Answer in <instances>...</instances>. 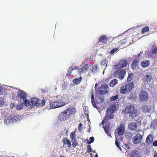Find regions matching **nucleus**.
<instances>
[{
    "label": "nucleus",
    "instance_id": "f257e3e1",
    "mask_svg": "<svg viewBox=\"0 0 157 157\" xmlns=\"http://www.w3.org/2000/svg\"><path fill=\"white\" fill-rule=\"evenodd\" d=\"M68 101V100L64 101L62 99L52 100L50 102V109H53L61 107L67 104Z\"/></svg>",
    "mask_w": 157,
    "mask_h": 157
},
{
    "label": "nucleus",
    "instance_id": "f03ea898",
    "mask_svg": "<svg viewBox=\"0 0 157 157\" xmlns=\"http://www.w3.org/2000/svg\"><path fill=\"white\" fill-rule=\"evenodd\" d=\"M124 112L126 114H128L129 117L131 118H133L138 115L137 110L135 109L134 106L132 105L127 106L125 108Z\"/></svg>",
    "mask_w": 157,
    "mask_h": 157
},
{
    "label": "nucleus",
    "instance_id": "7ed1b4c3",
    "mask_svg": "<svg viewBox=\"0 0 157 157\" xmlns=\"http://www.w3.org/2000/svg\"><path fill=\"white\" fill-rule=\"evenodd\" d=\"M134 83L130 82L127 84L122 86L120 88V91L121 94H124L129 92L134 87Z\"/></svg>",
    "mask_w": 157,
    "mask_h": 157
},
{
    "label": "nucleus",
    "instance_id": "20e7f679",
    "mask_svg": "<svg viewBox=\"0 0 157 157\" xmlns=\"http://www.w3.org/2000/svg\"><path fill=\"white\" fill-rule=\"evenodd\" d=\"M40 102V100L39 99L33 98H31L30 101L29 100H26L24 102V104L29 108H33L34 106H37L38 103Z\"/></svg>",
    "mask_w": 157,
    "mask_h": 157
},
{
    "label": "nucleus",
    "instance_id": "39448f33",
    "mask_svg": "<svg viewBox=\"0 0 157 157\" xmlns=\"http://www.w3.org/2000/svg\"><path fill=\"white\" fill-rule=\"evenodd\" d=\"M117 70L114 73L113 76L120 79H123L126 74V71L124 69L121 68H115Z\"/></svg>",
    "mask_w": 157,
    "mask_h": 157
},
{
    "label": "nucleus",
    "instance_id": "423d86ee",
    "mask_svg": "<svg viewBox=\"0 0 157 157\" xmlns=\"http://www.w3.org/2000/svg\"><path fill=\"white\" fill-rule=\"evenodd\" d=\"M115 108L116 107L114 106L107 109L105 117V119L107 121L114 118V116L112 113L115 111Z\"/></svg>",
    "mask_w": 157,
    "mask_h": 157
},
{
    "label": "nucleus",
    "instance_id": "0eeeda50",
    "mask_svg": "<svg viewBox=\"0 0 157 157\" xmlns=\"http://www.w3.org/2000/svg\"><path fill=\"white\" fill-rule=\"evenodd\" d=\"M68 110L66 109L59 115L58 119L61 121H64L67 120L70 117V112Z\"/></svg>",
    "mask_w": 157,
    "mask_h": 157
},
{
    "label": "nucleus",
    "instance_id": "6e6552de",
    "mask_svg": "<svg viewBox=\"0 0 157 157\" xmlns=\"http://www.w3.org/2000/svg\"><path fill=\"white\" fill-rule=\"evenodd\" d=\"M108 86L105 84L101 85L99 86L98 89V92L99 94L100 95H104L107 94L108 91L107 90Z\"/></svg>",
    "mask_w": 157,
    "mask_h": 157
},
{
    "label": "nucleus",
    "instance_id": "1a4fd4ad",
    "mask_svg": "<svg viewBox=\"0 0 157 157\" xmlns=\"http://www.w3.org/2000/svg\"><path fill=\"white\" fill-rule=\"evenodd\" d=\"M139 98L141 101H147L149 98L148 93L145 90H142L140 93Z\"/></svg>",
    "mask_w": 157,
    "mask_h": 157
},
{
    "label": "nucleus",
    "instance_id": "9d476101",
    "mask_svg": "<svg viewBox=\"0 0 157 157\" xmlns=\"http://www.w3.org/2000/svg\"><path fill=\"white\" fill-rule=\"evenodd\" d=\"M128 64V61L125 59H121L118 64L114 66V68H122L125 67Z\"/></svg>",
    "mask_w": 157,
    "mask_h": 157
},
{
    "label": "nucleus",
    "instance_id": "9b49d317",
    "mask_svg": "<svg viewBox=\"0 0 157 157\" xmlns=\"http://www.w3.org/2000/svg\"><path fill=\"white\" fill-rule=\"evenodd\" d=\"M142 139V136L140 134H137L132 139V142L134 144H137L140 143Z\"/></svg>",
    "mask_w": 157,
    "mask_h": 157
},
{
    "label": "nucleus",
    "instance_id": "f8f14e48",
    "mask_svg": "<svg viewBox=\"0 0 157 157\" xmlns=\"http://www.w3.org/2000/svg\"><path fill=\"white\" fill-rule=\"evenodd\" d=\"M17 96L19 97L21 99H23V102H21L22 103L24 104V102L25 100H27L26 99L27 94L24 91L20 90L17 92Z\"/></svg>",
    "mask_w": 157,
    "mask_h": 157
},
{
    "label": "nucleus",
    "instance_id": "ddd939ff",
    "mask_svg": "<svg viewBox=\"0 0 157 157\" xmlns=\"http://www.w3.org/2000/svg\"><path fill=\"white\" fill-rule=\"evenodd\" d=\"M117 131L118 135H122L125 132L124 125L121 124L119 127L117 128Z\"/></svg>",
    "mask_w": 157,
    "mask_h": 157
},
{
    "label": "nucleus",
    "instance_id": "4468645a",
    "mask_svg": "<svg viewBox=\"0 0 157 157\" xmlns=\"http://www.w3.org/2000/svg\"><path fill=\"white\" fill-rule=\"evenodd\" d=\"M90 67H91V65L89 64H86L84 67L80 68L78 70L79 74L81 75L89 70Z\"/></svg>",
    "mask_w": 157,
    "mask_h": 157
},
{
    "label": "nucleus",
    "instance_id": "2eb2a0df",
    "mask_svg": "<svg viewBox=\"0 0 157 157\" xmlns=\"http://www.w3.org/2000/svg\"><path fill=\"white\" fill-rule=\"evenodd\" d=\"M96 101L98 105L103 103L105 101L104 97L103 95H98L96 98Z\"/></svg>",
    "mask_w": 157,
    "mask_h": 157
},
{
    "label": "nucleus",
    "instance_id": "dca6fc26",
    "mask_svg": "<svg viewBox=\"0 0 157 157\" xmlns=\"http://www.w3.org/2000/svg\"><path fill=\"white\" fill-rule=\"evenodd\" d=\"M150 62L148 60H143L140 63L141 66L144 68L148 67L150 65Z\"/></svg>",
    "mask_w": 157,
    "mask_h": 157
},
{
    "label": "nucleus",
    "instance_id": "f3484780",
    "mask_svg": "<svg viewBox=\"0 0 157 157\" xmlns=\"http://www.w3.org/2000/svg\"><path fill=\"white\" fill-rule=\"evenodd\" d=\"M108 39V37L106 36L103 35L99 37V42H101L103 44H106L107 42V40Z\"/></svg>",
    "mask_w": 157,
    "mask_h": 157
},
{
    "label": "nucleus",
    "instance_id": "a211bd4d",
    "mask_svg": "<svg viewBox=\"0 0 157 157\" xmlns=\"http://www.w3.org/2000/svg\"><path fill=\"white\" fill-rule=\"evenodd\" d=\"M91 102L92 103L93 106L94 108L98 109L99 108V107L97 106L96 104L95 101H94V91H91Z\"/></svg>",
    "mask_w": 157,
    "mask_h": 157
},
{
    "label": "nucleus",
    "instance_id": "6ab92c4d",
    "mask_svg": "<svg viewBox=\"0 0 157 157\" xmlns=\"http://www.w3.org/2000/svg\"><path fill=\"white\" fill-rule=\"evenodd\" d=\"M137 127V124L136 123L131 122L128 126V128L131 130H135Z\"/></svg>",
    "mask_w": 157,
    "mask_h": 157
},
{
    "label": "nucleus",
    "instance_id": "aec40b11",
    "mask_svg": "<svg viewBox=\"0 0 157 157\" xmlns=\"http://www.w3.org/2000/svg\"><path fill=\"white\" fill-rule=\"evenodd\" d=\"M153 137L151 134L148 135L147 137L146 142L147 144H149L151 143L153 141Z\"/></svg>",
    "mask_w": 157,
    "mask_h": 157
},
{
    "label": "nucleus",
    "instance_id": "412c9836",
    "mask_svg": "<svg viewBox=\"0 0 157 157\" xmlns=\"http://www.w3.org/2000/svg\"><path fill=\"white\" fill-rule=\"evenodd\" d=\"M4 122L5 123H9L13 122L12 115L5 117Z\"/></svg>",
    "mask_w": 157,
    "mask_h": 157
},
{
    "label": "nucleus",
    "instance_id": "4be33fe9",
    "mask_svg": "<svg viewBox=\"0 0 157 157\" xmlns=\"http://www.w3.org/2000/svg\"><path fill=\"white\" fill-rule=\"evenodd\" d=\"M62 142L64 144H67L68 147H71V141L68 139H66L65 137L63 138Z\"/></svg>",
    "mask_w": 157,
    "mask_h": 157
},
{
    "label": "nucleus",
    "instance_id": "5701e85b",
    "mask_svg": "<svg viewBox=\"0 0 157 157\" xmlns=\"http://www.w3.org/2000/svg\"><path fill=\"white\" fill-rule=\"evenodd\" d=\"M139 62L137 60H134L131 64V67L133 69H134L136 68L138 65Z\"/></svg>",
    "mask_w": 157,
    "mask_h": 157
},
{
    "label": "nucleus",
    "instance_id": "b1692460",
    "mask_svg": "<svg viewBox=\"0 0 157 157\" xmlns=\"http://www.w3.org/2000/svg\"><path fill=\"white\" fill-rule=\"evenodd\" d=\"M12 115L13 122H16L18 121L21 120V117L19 115Z\"/></svg>",
    "mask_w": 157,
    "mask_h": 157
},
{
    "label": "nucleus",
    "instance_id": "393cba45",
    "mask_svg": "<svg viewBox=\"0 0 157 157\" xmlns=\"http://www.w3.org/2000/svg\"><path fill=\"white\" fill-rule=\"evenodd\" d=\"M82 80V77H80L79 78H75L73 79V82L75 84H79Z\"/></svg>",
    "mask_w": 157,
    "mask_h": 157
},
{
    "label": "nucleus",
    "instance_id": "a878e982",
    "mask_svg": "<svg viewBox=\"0 0 157 157\" xmlns=\"http://www.w3.org/2000/svg\"><path fill=\"white\" fill-rule=\"evenodd\" d=\"M67 109L70 112V117L72 114H74L76 112V109L75 108L69 107Z\"/></svg>",
    "mask_w": 157,
    "mask_h": 157
},
{
    "label": "nucleus",
    "instance_id": "bb28decb",
    "mask_svg": "<svg viewBox=\"0 0 157 157\" xmlns=\"http://www.w3.org/2000/svg\"><path fill=\"white\" fill-rule=\"evenodd\" d=\"M117 83L118 80L116 79H114L110 82L109 86L110 87H114Z\"/></svg>",
    "mask_w": 157,
    "mask_h": 157
},
{
    "label": "nucleus",
    "instance_id": "cd10ccee",
    "mask_svg": "<svg viewBox=\"0 0 157 157\" xmlns=\"http://www.w3.org/2000/svg\"><path fill=\"white\" fill-rule=\"evenodd\" d=\"M151 127L155 129L157 128V119H155L151 122Z\"/></svg>",
    "mask_w": 157,
    "mask_h": 157
},
{
    "label": "nucleus",
    "instance_id": "c85d7f7f",
    "mask_svg": "<svg viewBox=\"0 0 157 157\" xmlns=\"http://www.w3.org/2000/svg\"><path fill=\"white\" fill-rule=\"evenodd\" d=\"M151 78L152 77L150 75H145V76L144 78V80L145 82H149L151 81Z\"/></svg>",
    "mask_w": 157,
    "mask_h": 157
},
{
    "label": "nucleus",
    "instance_id": "c756f323",
    "mask_svg": "<svg viewBox=\"0 0 157 157\" xmlns=\"http://www.w3.org/2000/svg\"><path fill=\"white\" fill-rule=\"evenodd\" d=\"M70 137L71 139V140H74L76 138V133L75 132V131H73L70 134Z\"/></svg>",
    "mask_w": 157,
    "mask_h": 157
},
{
    "label": "nucleus",
    "instance_id": "7c9ffc66",
    "mask_svg": "<svg viewBox=\"0 0 157 157\" xmlns=\"http://www.w3.org/2000/svg\"><path fill=\"white\" fill-rule=\"evenodd\" d=\"M149 30V28L148 26L144 27L142 28L141 33L142 34H144L145 33L148 32Z\"/></svg>",
    "mask_w": 157,
    "mask_h": 157
},
{
    "label": "nucleus",
    "instance_id": "2f4dec72",
    "mask_svg": "<svg viewBox=\"0 0 157 157\" xmlns=\"http://www.w3.org/2000/svg\"><path fill=\"white\" fill-rule=\"evenodd\" d=\"M134 76V75L132 73L128 74L127 79V81L129 82L131 81L132 78Z\"/></svg>",
    "mask_w": 157,
    "mask_h": 157
},
{
    "label": "nucleus",
    "instance_id": "473e14b6",
    "mask_svg": "<svg viewBox=\"0 0 157 157\" xmlns=\"http://www.w3.org/2000/svg\"><path fill=\"white\" fill-rule=\"evenodd\" d=\"M45 105V100L44 99L42 100L40 103H38L37 107H40L44 106Z\"/></svg>",
    "mask_w": 157,
    "mask_h": 157
},
{
    "label": "nucleus",
    "instance_id": "72a5a7b5",
    "mask_svg": "<svg viewBox=\"0 0 157 157\" xmlns=\"http://www.w3.org/2000/svg\"><path fill=\"white\" fill-rule=\"evenodd\" d=\"M91 67H90L89 68L91 69V72L92 73H93L94 74L96 70L97 69V66H91Z\"/></svg>",
    "mask_w": 157,
    "mask_h": 157
},
{
    "label": "nucleus",
    "instance_id": "f704fd0d",
    "mask_svg": "<svg viewBox=\"0 0 157 157\" xmlns=\"http://www.w3.org/2000/svg\"><path fill=\"white\" fill-rule=\"evenodd\" d=\"M5 104L4 99L2 97H0V107L3 106Z\"/></svg>",
    "mask_w": 157,
    "mask_h": 157
},
{
    "label": "nucleus",
    "instance_id": "c9c22d12",
    "mask_svg": "<svg viewBox=\"0 0 157 157\" xmlns=\"http://www.w3.org/2000/svg\"><path fill=\"white\" fill-rule=\"evenodd\" d=\"M110 126V123L109 122L106 123L105 125L104 130H109Z\"/></svg>",
    "mask_w": 157,
    "mask_h": 157
},
{
    "label": "nucleus",
    "instance_id": "e433bc0d",
    "mask_svg": "<svg viewBox=\"0 0 157 157\" xmlns=\"http://www.w3.org/2000/svg\"><path fill=\"white\" fill-rule=\"evenodd\" d=\"M71 140L72 142V145L75 147L78 144V143L76 139Z\"/></svg>",
    "mask_w": 157,
    "mask_h": 157
},
{
    "label": "nucleus",
    "instance_id": "4c0bfd02",
    "mask_svg": "<svg viewBox=\"0 0 157 157\" xmlns=\"http://www.w3.org/2000/svg\"><path fill=\"white\" fill-rule=\"evenodd\" d=\"M23 105L21 104H18L16 106V109L17 110H21L23 109Z\"/></svg>",
    "mask_w": 157,
    "mask_h": 157
},
{
    "label": "nucleus",
    "instance_id": "58836bf2",
    "mask_svg": "<svg viewBox=\"0 0 157 157\" xmlns=\"http://www.w3.org/2000/svg\"><path fill=\"white\" fill-rule=\"evenodd\" d=\"M136 95L135 94H131L128 97V98L130 99L134 100L136 98Z\"/></svg>",
    "mask_w": 157,
    "mask_h": 157
},
{
    "label": "nucleus",
    "instance_id": "ea45409f",
    "mask_svg": "<svg viewBox=\"0 0 157 157\" xmlns=\"http://www.w3.org/2000/svg\"><path fill=\"white\" fill-rule=\"evenodd\" d=\"M132 157H139V155L137 153V152H133L131 154Z\"/></svg>",
    "mask_w": 157,
    "mask_h": 157
},
{
    "label": "nucleus",
    "instance_id": "a19ab883",
    "mask_svg": "<svg viewBox=\"0 0 157 157\" xmlns=\"http://www.w3.org/2000/svg\"><path fill=\"white\" fill-rule=\"evenodd\" d=\"M142 109L143 111L144 112L146 113L148 112V107L146 106H144Z\"/></svg>",
    "mask_w": 157,
    "mask_h": 157
},
{
    "label": "nucleus",
    "instance_id": "79ce46f5",
    "mask_svg": "<svg viewBox=\"0 0 157 157\" xmlns=\"http://www.w3.org/2000/svg\"><path fill=\"white\" fill-rule=\"evenodd\" d=\"M118 95H116L115 96H112L111 97L110 100L111 101H115L118 98Z\"/></svg>",
    "mask_w": 157,
    "mask_h": 157
},
{
    "label": "nucleus",
    "instance_id": "37998d69",
    "mask_svg": "<svg viewBox=\"0 0 157 157\" xmlns=\"http://www.w3.org/2000/svg\"><path fill=\"white\" fill-rule=\"evenodd\" d=\"M152 53L154 54L157 53V47L153 48L152 50Z\"/></svg>",
    "mask_w": 157,
    "mask_h": 157
},
{
    "label": "nucleus",
    "instance_id": "c03bdc74",
    "mask_svg": "<svg viewBox=\"0 0 157 157\" xmlns=\"http://www.w3.org/2000/svg\"><path fill=\"white\" fill-rule=\"evenodd\" d=\"M87 152L88 153H90L92 151L91 148V145H88L87 146Z\"/></svg>",
    "mask_w": 157,
    "mask_h": 157
},
{
    "label": "nucleus",
    "instance_id": "a18cd8bd",
    "mask_svg": "<svg viewBox=\"0 0 157 157\" xmlns=\"http://www.w3.org/2000/svg\"><path fill=\"white\" fill-rule=\"evenodd\" d=\"M115 144L117 147L119 148L121 150V148L120 146V144L118 142L117 140H116L115 141Z\"/></svg>",
    "mask_w": 157,
    "mask_h": 157
},
{
    "label": "nucleus",
    "instance_id": "49530a36",
    "mask_svg": "<svg viewBox=\"0 0 157 157\" xmlns=\"http://www.w3.org/2000/svg\"><path fill=\"white\" fill-rule=\"evenodd\" d=\"M89 139H90V141H88V143L89 144H90L93 142L94 141V137H93V136H92L91 137H90Z\"/></svg>",
    "mask_w": 157,
    "mask_h": 157
},
{
    "label": "nucleus",
    "instance_id": "de8ad7c7",
    "mask_svg": "<svg viewBox=\"0 0 157 157\" xmlns=\"http://www.w3.org/2000/svg\"><path fill=\"white\" fill-rule=\"evenodd\" d=\"M69 69V70H71V71H72L74 70H75L76 69H77V67L76 66H75L74 67L71 66L70 67Z\"/></svg>",
    "mask_w": 157,
    "mask_h": 157
},
{
    "label": "nucleus",
    "instance_id": "09e8293b",
    "mask_svg": "<svg viewBox=\"0 0 157 157\" xmlns=\"http://www.w3.org/2000/svg\"><path fill=\"white\" fill-rule=\"evenodd\" d=\"M78 130L79 132H81L82 130V124L81 123H80L78 125Z\"/></svg>",
    "mask_w": 157,
    "mask_h": 157
},
{
    "label": "nucleus",
    "instance_id": "8fccbe9b",
    "mask_svg": "<svg viewBox=\"0 0 157 157\" xmlns=\"http://www.w3.org/2000/svg\"><path fill=\"white\" fill-rule=\"evenodd\" d=\"M118 49L117 48H113L112 50L110 51L111 54H112L114 53L115 52L117 51Z\"/></svg>",
    "mask_w": 157,
    "mask_h": 157
},
{
    "label": "nucleus",
    "instance_id": "3c124183",
    "mask_svg": "<svg viewBox=\"0 0 157 157\" xmlns=\"http://www.w3.org/2000/svg\"><path fill=\"white\" fill-rule=\"evenodd\" d=\"M4 92V89L1 87H0V95L3 94Z\"/></svg>",
    "mask_w": 157,
    "mask_h": 157
},
{
    "label": "nucleus",
    "instance_id": "603ef678",
    "mask_svg": "<svg viewBox=\"0 0 157 157\" xmlns=\"http://www.w3.org/2000/svg\"><path fill=\"white\" fill-rule=\"evenodd\" d=\"M107 62V61L105 60V59H104L101 62V63L102 65H105V64L106 65V63Z\"/></svg>",
    "mask_w": 157,
    "mask_h": 157
},
{
    "label": "nucleus",
    "instance_id": "864d4df0",
    "mask_svg": "<svg viewBox=\"0 0 157 157\" xmlns=\"http://www.w3.org/2000/svg\"><path fill=\"white\" fill-rule=\"evenodd\" d=\"M71 70H69V69H68V73L67 74V76H68L69 75H70L71 73Z\"/></svg>",
    "mask_w": 157,
    "mask_h": 157
},
{
    "label": "nucleus",
    "instance_id": "5fc2aeb1",
    "mask_svg": "<svg viewBox=\"0 0 157 157\" xmlns=\"http://www.w3.org/2000/svg\"><path fill=\"white\" fill-rule=\"evenodd\" d=\"M153 145L154 146H157V140L154 141L153 143Z\"/></svg>",
    "mask_w": 157,
    "mask_h": 157
},
{
    "label": "nucleus",
    "instance_id": "6e6d98bb",
    "mask_svg": "<svg viewBox=\"0 0 157 157\" xmlns=\"http://www.w3.org/2000/svg\"><path fill=\"white\" fill-rule=\"evenodd\" d=\"M105 133L107 134V135L109 136H111V134L109 132V130H105Z\"/></svg>",
    "mask_w": 157,
    "mask_h": 157
},
{
    "label": "nucleus",
    "instance_id": "4d7b16f0",
    "mask_svg": "<svg viewBox=\"0 0 157 157\" xmlns=\"http://www.w3.org/2000/svg\"><path fill=\"white\" fill-rule=\"evenodd\" d=\"M107 121L105 120V119L104 118V120H103V121L101 123V124H104L105 123H106V122H107Z\"/></svg>",
    "mask_w": 157,
    "mask_h": 157
},
{
    "label": "nucleus",
    "instance_id": "13d9d810",
    "mask_svg": "<svg viewBox=\"0 0 157 157\" xmlns=\"http://www.w3.org/2000/svg\"><path fill=\"white\" fill-rule=\"evenodd\" d=\"M126 146L127 148L128 149H130V147H129V146L128 144H126Z\"/></svg>",
    "mask_w": 157,
    "mask_h": 157
},
{
    "label": "nucleus",
    "instance_id": "bf43d9fd",
    "mask_svg": "<svg viewBox=\"0 0 157 157\" xmlns=\"http://www.w3.org/2000/svg\"><path fill=\"white\" fill-rule=\"evenodd\" d=\"M154 157H157V153H155V154Z\"/></svg>",
    "mask_w": 157,
    "mask_h": 157
},
{
    "label": "nucleus",
    "instance_id": "052dcab7",
    "mask_svg": "<svg viewBox=\"0 0 157 157\" xmlns=\"http://www.w3.org/2000/svg\"><path fill=\"white\" fill-rule=\"evenodd\" d=\"M98 86V84L97 83H96L95 85V88H96Z\"/></svg>",
    "mask_w": 157,
    "mask_h": 157
},
{
    "label": "nucleus",
    "instance_id": "680f3d73",
    "mask_svg": "<svg viewBox=\"0 0 157 157\" xmlns=\"http://www.w3.org/2000/svg\"><path fill=\"white\" fill-rule=\"evenodd\" d=\"M95 157H98V156L97 154H96L95 155Z\"/></svg>",
    "mask_w": 157,
    "mask_h": 157
},
{
    "label": "nucleus",
    "instance_id": "e2e57ef3",
    "mask_svg": "<svg viewBox=\"0 0 157 157\" xmlns=\"http://www.w3.org/2000/svg\"><path fill=\"white\" fill-rule=\"evenodd\" d=\"M90 157H93L92 155V153H91V154H90Z\"/></svg>",
    "mask_w": 157,
    "mask_h": 157
},
{
    "label": "nucleus",
    "instance_id": "0e129e2a",
    "mask_svg": "<svg viewBox=\"0 0 157 157\" xmlns=\"http://www.w3.org/2000/svg\"><path fill=\"white\" fill-rule=\"evenodd\" d=\"M117 38H118V37H115V38H114L113 39V40H114V39H117Z\"/></svg>",
    "mask_w": 157,
    "mask_h": 157
},
{
    "label": "nucleus",
    "instance_id": "69168bd1",
    "mask_svg": "<svg viewBox=\"0 0 157 157\" xmlns=\"http://www.w3.org/2000/svg\"><path fill=\"white\" fill-rule=\"evenodd\" d=\"M68 132V129L66 131V132L67 133Z\"/></svg>",
    "mask_w": 157,
    "mask_h": 157
},
{
    "label": "nucleus",
    "instance_id": "338daca9",
    "mask_svg": "<svg viewBox=\"0 0 157 157\" xmlns=\"http://www.w3.org/2000/svg\"><path fill=\"white\" fill-rule=\"evenodd\" d=\"M66 97L67 98H68V97L67 96H66Z\"/></svg>",
    "mask_w": 157,
    "mask_h": 157
},
{
    "label": "nucleus",
    "instance_id": "774afa93",
    "mask_svg": "<svg viewBox=\"0 0 157 157\" xmlns=\"http://www.w3.org/2000/svg\"><path fill=\"white\" fill-rule=\"evenodd\" d=\"M93 152H94V153H95V151H93Z\"/></svg>",
    "mask_w": 157,
    "mask_h": 157
}]
</instances>
